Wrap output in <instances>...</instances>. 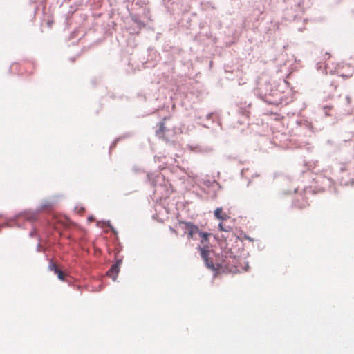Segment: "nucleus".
I'll use <instances>...</instances> for the list:
<instances>
[{
    "label": "nucleus",
    "mask_w": 354,
    "mask_h": 354,
    "mask_svg": "<svg viewBox=\"0 0 354 354\" xmlns=\"http://www.w3.org/2000/svg\"><path fill=\"white\" fill-rule=\"evenodd\" d=\"M201 255L204 261H207L209 251L205 248H200Z\"/></svg>",
    "instance_id": "nucleus-7"
},
{
    "label": "nucleus",
    "mask_w": 354,
    "mask_h": 354,
    "mask_svg": "<svg viewBox=\"0 0 354 354\" xmlns=\"http://www.w3.org/2000/svg\"><path fill=\"white\" fill-rule=\"evenodd\" d=\"M122 262V261L121 259H118L116 262L111 266V268L107 272V275L112 278L113 281H115L117 279Z\"/></svg>",
    "instance_id": "nucleus-2"
},
{
    "label": "nucleus",
    "mask_w": 354,
    "mask_h": 354,
    "mask_svg": "<svg viewBox=\"0 0 354 354\" xmlns=\"http://www.w3.org/2000/svg\"><path fill=\"white\" fill-rule=\"evenodd\" d=\"M218 228L221 231L229 232L231 230L230 227H224L222 223H219Z\"/></svg>",
    "instance_id": "nucleus-9"
},
{
    "label": "nucleus",
    "mask_w": 354,
    "mask_h": 354,
    "mask_svg": "<svg viewBox=\"0 0 354 354\" xmlns=\"http://www.w3.org/2000/svg\"><path fill=\"white\" fill-rule=\"evenodd\" d=\"M55 273L57 275L59 279L64 281L65 274L62 270H60L59 269L56 270Z\"/></svg>",
    "instance_id": "nucleus-8"
},
{
    "label": "nucleus",
    "mask_w": 354,
    "mask_h": 354,
    "mask_svg": "<svg viewBox=\"0 0 354 354\" xmlns=\"http://www.w3.org/2000/svg\"><path fill=\"white\" fill-rule=\"evenodd\" d=\"M340 76L344 77L345 78H348L349 76L347 75H343V74H341Z\"/></svg>",
    "instance_id": "nucleus-13"
},
{
    "label": "nucleus",
    "mask_w": 354,
    "mask_h": 354,
    "mask_svg": "<svg viewBox=\"0 0 354 354\" xmlns=\"http://www.w3.org/2000/svg\"><path fill=\"white\" fill-rule=\"evenodd\" d=\"M38 215L35 212H26L24 214V219L29 221H34L37 219Z\"/></svg>",
    "instance_id": "nucleus-4"
},
{
    "label": "nucleus",
    "mask_w": 354,
    "mask_h": 354,
    "mask_svg": "<svg viewBox=\"0 0 354 354\" xmlns=\"http://www.w3.org/2000/svg\"><path fill=\"white\" fill-rule=\"evenodd\" d=\"M198 235L201 238V243L203 244L205 242L208 241V239L211 236V234L199 231Z\"/></svg>",
    "instance_id": "nucleus-6"
},
{
    "label": "nucleus",
    "mask_w": 354,
    "mask_h": 354,
    "mask_svg": "<svg viewBox=\"0 0 354 354\" xmlns=\"http://www.w3.org/2000/svg\"><path fill=\"white\" fill-rule=\"evenodd\" d=\"M205 262L206 266L209 268L212 269V270L214 269V266L213 263L212 261H209V259H207V261H205Z\"/></svg>",
    "instance_id": "nucleus-11"
},
{
    "label": "nucleus",
    "mask_w": 354,
    "mask_h": 354,
    "mask_svg": "<svg viewBox=\"0 0 354 354\" xmlns=\"http://www.w3.org/2000/svg\"><path fill=\"white\" fill-rule=\"evenodd\" d=\"M214 216L216 218L220 220H226L228 218V216L223 212L221 207H218L214 211Z\"/></svg>",
    "instance_id": "nucleus-3"
},
{
    "label": "nucleus",
    "mask_w": 354,
    "mask_h": 354,
    "mask_svg": "<svg viewBox=\"0 0 354 354\" xmlns=\"http://www.w3.org/2000/svg\"><path fill=\"white\" fill-rule=\"evenodd\" d=\"M48 268H49V269H50V270L54 271V272H55V270H58V269H59V268L57 267L56 264H55V263H53V262H51V263H50V265H49Z\"/></svg>",
    "instance_id": "nucleus-10"
},
{
    "label": "nucleus",
    "mask_w": 354,
    "mask_h": 354,
    "mask_svg": "<svg viewBox=\"0 0 354 354\" xmlns=\"http://www.w3.org/2000/svg\"><path fill=\"white\" fill-rule=\"evenodd\" d=\"M167 131V129L166 127H165V124L163 122H160L159 124V128L156 131V134L160 137V138H163L164 137V135L165 133V132Z\"/></svg>",
    "instance_id": "nucleus-5"
},
{
    "label": "nucleus",
    "mask_w": 354,
    "mask_h": 354,
    "mask_svg": "<svg viewBox=\"0 0 354 354\" xmlns=\"http://www.w3.org/2000/svg\"><path fill=\"white\" fill-rule=\"evenodd\" d=\"M329 68V66H328V63H326V68L327 69V68Z\"/></svg>",
    "instance_id": "nucleus-14"
},
{
    "label": "nucleus",
    "mask_w": 354,
    "mask_h": 354,
    "mask_svg": "<svg viewBox=\"0 0 354 354\" xmlns=\"http://www.w3.org/2000/svg\"><path fill=\"white\" fill-rule=\"evenodd\" d=\"M169 230L172 233L177 234V232L175 229L172 228L171 227H169Z\"/></svg>",
    "instance_id": "nucleus-12"
},
{
    "label": "nucleus",
    "mask_w": 354,
    "mask_h": 354,
    "mask_svg": "<svg viewBox=\"0 0 354 354\" xmlns=\"http://www.w3.org/2000/svg\"><path fill=\"white\" fill-rule=\"evenodd\" d=\"M178 224H183L185 225V229L187 231V238L188 239H193L194 236L199 233V228L198 226L194 225L191 222H186L183 221H179Z\"/></svg>",
    "instance_id": "nucleus-1"
}]
</instances>
